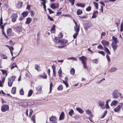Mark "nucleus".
I'll return each instance as SVG.
<instances>
[{
	"instance_id": "bf43d9fd",
	"label": "nucleus",
	"mask_w": 123,
	"mask_h": 123,
	"mask_svg": "<svg viewBox=\"0 0 123 123\" xmlns=\"http://www.w3.org/2000/svg\"><path fill=\"white\" fill-rule=\"evenodd\" d=\"M35 14V13L34 11L32 10L31 11V16L32 17H33Z\"/></svg>"
},
{
	"instance_id": "20e7f679",
	"label": "nucleus",
	"mask_w": 123,
	"mask_h": 123,
	"mask_svg": "<svg viewBox=\"0 0 123 123\" xmlns=\"http://www.w3.org/2000/svg\"><path fill=\"white\" fill-rule=\"evenodd\" d=\"M15 77L14 76H12L10 78L8 79V85L9 86H11L13 81L15 80Z\"/></svg>"
},
{
	"instance_id": "0eeeda50",
	"label": "nucleus",
	"mask_w": 123,
	"mask_h": 123,
	"mask_svg": "<svg viewBox=\"0 0 123 123\" xmlns=\"http://www.w3.org/2000/svg\"><path fill=\"white\" fill-rule=\"evenodd\" d=\"M17 17V15L16 13L13 14L12 16H11V18L12 22H15Z\"/></svg>"
},
{
	"instance_id": "c756f323",
	"label": "nucleus",
	"mask_w": 123,
	"mask_h": 123,
	"mask_svg": "<svg viewBox=\"0 0 123 123\" xmlns=\"http://www.w3.org/2000/svg\"><path fill=\"white\" fill-rule=\"evenodd\" d=\"M77 14L78 15H81L82 13V10L78 9L77 11Z\"/></svg>"
},
{
	"instance_id": "423d86ee",
	"label": "nucleus",
	"mask_w": 123,
	"mask_h": 123,
	"mask_svg": "<svg viewBox=\"0 0 123 123\" xmlns=\"http://www.w3.org/2000/svg\"><path fill=\"white\" fill-rule=\"evenodd\" d=\"M119 94L118 91L117 90L114 91L112 93L113 98L114 99L117 98L118 97Z\"/></svg>"
},
{
	"instance_id": "49530a36",
	"label": "nucleus",
	"mask_w": 123,
	"mask_h": 123,
	"mask_svg": "<svg viewBox=\"0 0 123 123\" xmlns=\"http://www.w3.org/2000/svg\"><path fill=\"white\" fill-rule=\"evenodd\" d=\"M78 32H75V33L73 35V37L74 39H75L76 38V37L78 35Z\"/></svg>"
},
{
	"instance_id": "6e6552de",
	"label": "nucleus",
	"mask_w": 123,
	"mask_h": 123,
	"mask_svg": "<svg viewBox=\"0 0 123 123\" xmlns=\"http://www.w3.org/2000/svg\"><path fill=\"white\" fill-rule=\"evenodd\" d=\"M101 43L104 46V48L105 47H106V46H108L110 43L109 41H107L105 40H102L101 41Z\"/></svg>"
},
{
	"instance_id": "8fccbe9b",
	"label": "nucleus",
	"mask_w": 123,
	"mask_h": 123,
	"mask_svg": "<svg viewBox=\"0 0 123 123\" xmlns=\"http://www.w3.org/2000/svg\"><path fill=\"white\" fill-rule=\"evenodd\" d=\"M63 83L65 84L66 85V87H67L68 86V82L67 81H65L64 80H62Z\"/></svg>"
},
{
	"instance_id": "0e129e2a",
	"label": "nucleus",
	"mask_w": 123,
	"mask_h": 123,
	"mask_svg": "<svg viewBox=\"0 0 123 123\" xmlns=\"http://www.w3.org/2000/svg\"><path fill=\"white\" fill-rule=\"evenodd\" d=\"M48 18L49 19V20L50 21H53L54 20L49 15H48Z\"/></svg>"
},
{
	"instance_id": "ddd939ff",
	"label": "nucleus",
	"mask_w": 123,
	"mask_h": 123,
	"mask_svg": "<svg viewBox=\"0 0 123 123\" xmlns=\"http://www.w3.org/2000/svg\"><path fill=\"white\" fill-rule=\"evenodd\" d=\"M98 104L100 106H101V108L103 109L105 108V107L104 106V102L102 101L99 100L98 101Z\"/></svg>"
},
{
	"instance_id": "bb28decb",
	"label": "nucleus",
	"mask_w": 123,
	"mask_h": 123,
	"mask_svg": "<svg viewBox=\"0 0 123 123\" xmlns=\"http://www.w3.org/2000/svg\"><path fill=\"white\" fill-rule=\"evenodd\" d=\"M76 5L78 6H80L82 7H84L85 6V4L82 3H78L76 4Z\"/></svg>"
},
{
	"instance_id": "f3484780",
	"label": "nucleus",
	"mask_w": 123,
	"mask_h": 123,
	"mask_svg": "<svg viewBox=\"0 0 123 123\" xmlns=\"http://www.w3.org/2000/svg\"><path fill=\"white\" fill-rule=\"evenodd\" d=\"M64 117V114L63 111H62L60 115L59 120H61L63 119Z\"/></svg>"
},
{
	"instance_id": "aec40b11",
	"label": "nucleus",
	"mask_w": 123,
	"mask_h": 123,
	"mask_svg": "<svg viewBox=\"0 0 123 123\" xmlns=\"http://www.w3.org/2000/svg\"><path fill=\"white\" fill-rule=\"evenodd\" d=\"M110 101H111V100L110 99H108L106 101L105 107L107 109L110 108V107L108 105V102H109Z\"/></svg>"
},
{
	"instance_id": "79ce46f5",
	"label": "nucleus",
	"mask_w": 123,
	"mask_h": 123,
	"mask_svg": "<svg viewBox=\"0 0 123 123\" xmlns=\"http://www.w3.org/2000/svg\"><path fill=\"white\" fill-rule=\"evenodd\" d=\"M98 52L101 54L103 56H104L105 55V53L103 51H98Z\"/></svg>"
},
{
	"instance_id": "6ab92c4d",
	"label": "nucleus",
	"mask_w": 123,
	"mask_h": 123,
	"mask_svg": "<svg viewBox=\"0 0 123 123\" xmlns=\"http://www.w3.org/2000/svg\"><path fill=\"white\" fill-rule=\"evenodd\" d=\"M38 76L43 79H46L47 78V75L45 73L43 75H39Z\"/></svg>"
},
{
	"instance_id": "2eb2a0df",
	"label": "nucleus",
	"mask_w": 123,
	"mask_h": 123,
	"mask_svg": "<svg viewBox=\"0 0 123 123\" xmlns=\"http://www.w3.org/2000/svg\"><path fill=\"white\" fill-rule=\"evenodd\" d=\"M121 110V107L119 105L118 106L115 108L113 110L115 112H118Z\"/></svg>"
},
{
	"instance_id": "2f4dec72",
	"label": "nucleus",
	"mask_w": 123,
	"mask_h": 123,
	"mask_svg": "<svg viewBox=\"0 0 123 123\" xmlns=\"http://www.w3.org/2000/svg\"><path fill=\"white\" fill-rule=\"evenodd\" d=\"M94 5L96 8V9H98V3L96 2H94L93 3Z\"/></svg>"
},
{
	"instance_id": "603ef678",
	"label": "nucleus",
	"mask_w": 123,
	"mask_h": 123,
	"mask_svg": "<svg viewBox=\"0 0 123 123\" xmlns=\"http://www.w3.org/2000/svg\"><path fill=\"white\" fill-rule=\"evenodd\" d=\"M48 9L49 10V13L50 14L54 13V11H52L51 9L48 8Z\"/></svg>"
},
{
	"instance_id": "c9c22d12",
	"label": "nucleus",
	"mask_w": 123,
	"mask_h": 123,
	"mask_svg": "<svg viewBox=\"0 0 123 123\" xmlns=\"http://www.w3.org/2000/svg\"><path fill=\"white\" fill-rule=\"evenodd\" d=\"M70 74L72 75H73L75 73V70L74 68H72L70 70Z\"/></svg>"
},
{
	"instance_id": "338daca9",
	"label": "nucleus",
	"mask_w": 123,
	"mask_h": 123,
	"mask_svg": "<svg viewBox=\"0 0 123 123\" xmlns=\"http://www.w3.org/2000/svg\"><path fill=\"white\" fill-rule=\"evenodd\" d=\"M51 67L53 70V71L55 70V65H53Z\"/></svg>"
},
{
	"instance_id": "37998d69",
	"label": "nucleus",
	"mask_w": 123,
	"mask_h": 123,
	"mask_svg": "<svg viewBox=\"0 0 123 123\" xmlns=\"http://www.w3.org/2000/svg\"><path fill=\"white\" fill-rule=\"evenodd\" d=\"M97 48L98 49H101L102 50H104L103 47L101 45H99L98 46Z\"/></svg>"
},
{
	"instance_id": "f257e3e1",
	"label": "nucleus",
	"mask_w": 123,
	"mask_h": 123,
	"mask_svg": "<svg viewBox=\"0 0 123 123\" xmlns=\"http://www.w3.org/2000/svg\"><path fill=\"white\" fill-rule=\"evenodd\" d=\"M79 59L82 61V63L84 65V68H87V67L86 64V62L87 61V58L85 56H83L79 57Z\"/></svg>"
},
{
	"instance_id": "3c124183",
	"label": "nucleus",
	"mask_w": 123,
	"mask_h": 123,
	"mask_svg": "<svg viewBox=\"0 0 123 123\" xmlns=\"http://www.w3.org/2000/svg\"><path fill=\"white\" fill-rule=\"evenodd\" d=\"M42 88L41 87H38L37 88H36V89L37 91H38L39 92H40Z\"/></svg>"
},
{
	"instance_id": "c03bdc74",
	"label": "nucleus",
	"mask_w": 123,
	"mask_h": 123,
	"mask_svg": "<svg viewBox=\"0 0 123 123\" xmlns=\"http://www.w3.org/2000/svg\"><path fill=\"white\" fill-rule=\"evenodd\" d=\"M1 56L2 58L3 59H6L7 58V57L6 55L4 54H1Z\"/></svg>"
},
{
	"instance_id": "5701e85b",
	"label": "nucleus",
	"mask_w": 123,
	"mask_h": 123,
	"mask_svg": "<svg viewBox=\"0 0 123 123\" xmlns=\"http://www.w3.org/2000/svg\"><path fill=\"white\" fill-rule=\"evenodd\" d=\"M118 103V101L116 100H113L111 104V106L115 105Z\"/></svg>"
},
{
	"instance_id": "393cba45",
	"label": "nucleus",
	"mask_w": 123,
	"mask_h": 123,
	"mask_svg": "<svg viewBox=\"0 0 123 123\" xmlns=\"http://www.w3.org/2000/svg\"><path fill=\"white\" fill-rule=\"evenodd\" d=\"M105 50L107 53L109 55L111 54V52L108 49L107 47H105L104 49Z\"/></svg>"
},
{
	"instance_id": "473e14b6",
	"label": "nucleus",
	"mask_w": 123,
	"mask_h": 123,
	"mask_svg": "<svg viewBox=\"0 0 123 123\" xmlns=\"http://www.w3.org/2000/svg\"><path fill=\"white\" fill-rule=\"evenodd\" d=\"M33 91L31 90H29L28 92V94L27 96L28 97H30L32 95Z\"/></svg>"
},
{
	"instance_id": "052dcab7",
	"label": "nucleus",
	"mask_w": 123,
	"mask_h": 123,
	"mask_svg": "<svg viewBox=\"0 0 123 123\" xmlns=\"http://www.w3.org/2000/svg\"><path fill=\"white\" fill-rule=\"evenodd\" d=\"M91 7L89 6L86 8V10L87 11H89L91 10Z\"/></svg>"
},
{
	"instance_id": "4468645a",
	"label": "nucleus",
	"mask_w": 123,
	"mask_h": 123,
	"mask_svg": "<svg viewBox=\"0 0 123 123\" xmlns=\"http://www.w3.org/2000/svg\"><path fill=\"white\" fill-rule=\"evenodd\" d=\"M98 11L97 10L94 11L93 13V18H96L98 15Z\"/></svg>"
},
{
	"instance_id": "5fc2aeb1",
	"label": "nucleus",
	"mask_w": 123,
	"mask_h": 123,
	"mask_svg": "<svg viewBox=\"0 0 123 123\" xmlns=\"http://www.w3.org/2000/svg\"><path fill=\"white\" fill-rule=\"evenodd\" d=\"M58 40V38L57 37H55L54 38V41L56 43H58V41H57V40Z\"/></svg>"
},
{
	"instance_id": "a211bd4d",
	"label": "nucleus",
	"mask_w": 123,
	"mask_h": 123,
	"mask_svg": "<svg viewBox=\"0 0 123 123\" xmlns=\"http://www.w3.org/2000/svg\"><path fill=\"white\" fill-rule=\"evenodd\" d=\"M16 31L18 33L21 32L22 30V28L20 27L17 26L15 28Z\"/></svg>"
},
{
	"instance_id": "ea45409f",
	"label": "nucleus",
	"mask_w": 123,
	"mask_h": 123,
	"mask_svg": "<svg viewBox=\"0 0 123 123\" xmlns=\"http://www.w3.org/2000/svg\"><path fill=\"white\" fill-rule=\"evenodd\" d=\"M50 92L51 93L52 91V88L53 86V84L52 82H50Z\"/></svg>"
},
{
	"instance_id": "7ed1b4c3",
	"label": "nucleus",
	"mask_w": 123,
	"mask_h": 123,
	"mask_svg": "<svg viewBox=\"0 0 123 123\" xmlns=\"http://www.w3.org/2000/svg\"><path fill=\"white\" fill-rule=\"evenodd\" d=\"M9 107L8 105H3L1 107V110L4 112L9 110Z\"/></svg>"
},
{
	"instance_id": "a878e982",
	"label": "nucleus",
	"mask_w": 123,
	"mask_h": 123,
	"mask_svg": "<svg viewBox=\"0 0 123 123\" xmlns=\"http://www.w3.org/2000/svg\"><path fill=\"white\" fill-rule=\"evenodd\" d=\"M55 25H54L53 26H52L51 29V33H54L55 32Z\"/></svg>"
},
{
	"instance_id": "4c0bfd02",
	"label": "nucleus",
	"mask_w": 123,
	"mask_h": 123,
	"mask_svg": "<svg viewBox=\"0 0 123 123\" xmlns=\"http://www.w3.org/2000/svg\"><path fill=\"white\" fill-rule=\"evenodd\" d=\"M86 113L90 115L92 113V111L89 110H86Z\"/></svg>"
},
{
	"instance_id": "4be33fe9",
	"label": "nucleus",
	"mask_w": 123,
	"mask_h": 123,
	"mask_svg": "<svg viewBox=\"0 0 123 123\" xmlns=\"http://www.w3.org/2000/svg\"><path fill=\"white\" fill-rule=\"evenodd\" d=\"M117 70V68L116 67H113L111 68L109 70V71L112 72H113L116 71Z\"/></svg>"
},
{
	"instance_id": "72a5a7b5",
	"label": "nucleus",
	"mask_w": 123,
	"mask_h": 123,
	"mask_svg": "<svg viewBox=\"0 0 123 123\" xmlns=\"http://www.w3.org/2000/svg\"><path fill=\"white\" fill-rule=\"evenodd\" d=\"M17 67V66L16 64V63H13L12 65L11 68V69H12L15 67Z\"/></svg>"
},
{
	"instance_id": "dca6fc26",
	"label": "nucleus",
	"mask_w": 123,
	"mask_h": 123,
	"mask_svg": "<svg viewBox=\"0 0 123 123\" xmlns=\"http://www.w3.org/2000/svg\"><path fill=\"white\" fill-rule=\"evenodd\" d=\"M112 40L113 41L112 43H117L118 42V40L117 37H115L114 36H113L112 37Z\"/></svg>"
},
{
	"instance_id": "9b49d317",
	"label": "nucleus",
	"mask_w": 123,
	"mask_h": 123,
	"mask_svg": "<svg viewBox=\"0 0 123 123\" xmlns=\"http://www.w3.org/2000/svg\"><path fill=\"white\" fill-rule=\"evenodd\" d=\"M59 5L58 3H52L50 6V7L52 9H54L58 7Z\"/></svg>"
},
{
	"instance_id": "e433bc0d",
	"label": "nucleus",
	"mask_w": 123,
	"mask_h": 123,
	"mask_svg": "<svg viewBox=\"0 0 123 123\" xmlns=\"http://www.w3.org/2000/svg\"><path fill=\"white\" fill-rule=\"evenodd\" d=\"M16 88L15 87H13L12 89L11 92L13 94H15L16 92Z\"/></svg>"
},
{
	"instance_id": "f704fd0d",
	"label": "nucleus",
	"mask_w": 123,
	"mask_h": 123,
	"mask_svg": "<svg viewBox=\"0 0 123 123\" xmlns=\"http://www.w3.org/2000/svg\"><path fill=\"white\" fill-rule=\"evenodd\" d=\"M0 70L2 72L3 74V75L5 74L6 75L5 76L6 77L7 74V71L6 70H3L1 69Z\"/></svg>"
},
{
	"instance_id": "c85d7f7f",
	"label": "nucleus",
	"mask_w": 123,
	"mask_h": 123,
	"mask_svg": "<svg viewBox=\"0 0 123 123\" xmlns=\"http://www.w3.org/2000/svg\"><path fill=\"white\" fill-rule=\"evenodd\" d=\"M28 12L27 11L24 12L22 13V14L24 17H26L28 14Z\"/></svg>"
},
{
	"instance_id": "e2e57ef3",
	"label": "nucleus",
	"mask_w": 123,
	"mask_h": 123,
	"mask_svg": "<svg viewBox=\"0 0 123 123\" xmlns=\"http://www.w3.org/2000/svg\"><path fill=\"white\" fill-rule=\"evenodd\" d=\"M75 0H69L70 2L72 3V5H73L74 4Z\"/></svg>"
},
{
	"instance_id": "6e6d98bb",
	"label": "nucleus",
	"mask_w": 123,
	"mask_h": 123,
	"mask_svg": "<svg viewBox=\"0 0 123 123\" xmlns=\"http://www.w3.org/2000/svg\"><path fill=\"white\" fill-rule=\"evenodd\" d=\"M2 33L3 34V35L6 38H8V37L6 35L5 33L4 32V31H2Z\"/></svg>"
},
{
	"instance_id": "774afa93",
	"label": "nucleus",
	"mask_w": 123,
	"mask_h": 123,
	"mask_svg": "<svg viewBox=\"0 0 123 123\" xmlns=\"http://www.w3.org/2000/svg\"><path fill=\"white\" fill-rule=\"evenodd\" d=\"M10 44L11 45H13L14 44V43H13L12 40H10L9 41Z\"/></svg>"
},
{
	"instance_id": "de8ad7c7",
	"label": "nucleus",
	"mask_w": 123,
	"mask_h": 123,
	"mask_svg": "<svg viewBox=\"0 0 123 123\" xmlns=\"http://www.w3.org/2000/svg\"><path fill=\"white\" fill-rule=\"evenodd\" d=\"M20 94L21 95H23L24 94V92L23 89H21L19 91Z\"/></svg>"
},
{
	"instance_id": "39448f33",
	"label": "nucleus",
	"mask_w": 123,
	"mask_h": 123,
	"mask_svg": "<svg viewBox=\"0 0 123 123\" xmlns=\"http://www.w3.org/2000/svg\"><path fill=\"white\" fill-rule=\"evenodd\" d=\"M73 21L74 23L75 26H74V31L75 32H79L80 30V25H78L77 23L74 20H73Z\"/></svg>"
},
{
	"instance_id": "58836bf2",
	"label": "nucleus",
	"mask_w": 123,
	"mask_h": 123,
	"mask_svg": "<svg viewBox=\"0 0 123 123\" xmlns=\"http://www.w3.org/2000/svg\"><path fill=\"white\" fill-rule=\"evenodd\" d=\"M106 58L107 59V60L108 62V63L109 64V63L110 62H111V59L110 58V57L109 55H106Z\"/></svg>"
},
{
	"instance_id": "13d9d810",
	"label": "nucleus",
	"mask_w": 123,
	"mask_h": 123,
	"mask_svg": "<svg viewBox=\"0 0 123 123\" xmlns=\"http://www.w3.org/2000/svg\"><path fill=\"white\" fill-rule=\"evenodd\" d=\"M93 62L96 63H97L98 62V60L97 59L93 60Z\"/></svg>"
},
{
	"instance_id": "412c9836",
	"label": "nucleus",
	"mask_w": 123,
	"mask_h": 123,
	"mask_svg": "<svg viewBox=\"0 0 123 123\" xmlns=\"http://www.w3.org/2000/svg\"><path fill=\"white\" fill-rule=\"evenodd\" d=\"M32 21V19L30 18H27L25 23L27 24H29Z\"/></svg>"
},
{
	"instance_id": "09e8293b",
	"label": "nucleus",
	"mask_w": 123,
	"mask_h": 123,
	"mask_svg": "<svg viewBox=\"0 0 123 123\" xmlns=\"http://www.w3.org/2000/svg\"><path fill=\"white\" fill-rule=\"evenodd\" d=\"M63 88L62 85H60L58 88V89L59 90H61L63 89Z\"/></svg>"
},
{
	"instance_id": "f03ea898",
	"label": "nucleus",
	"mask_w": 123,
	"mask_h": 123,
	"mask_svg": "<svg viewBox=\"0 0 123 123\" xmlns=\"http://www.w3.org/2000/svg\"><path fill=\"white\" fill-rule=\"evenodd\" d=\"M50 122L46 123H57V118L56 116H52L49 118Z\"/></svg>"
},
{
	"instance_id": "b1692460",
	"label": "nucleus",
	"mask_w": 123,
	"mask_h": 123,
	"mask_svg": "<svg viewBox=\"0 0 123 123\" xmlns=\"http://www.w3.org/2000/svg\"><path fill=\"white\" fill-rule=\"evenodd\" d=\"M76 109L77 111H78L81 114H82L84 112V111L82 110L81 109L78 108H76Z\"/></svg>"
},
{
	"instance_id": "f8f14e48",
	"label": "nucleus",
	"mask_w": 123,
	"mask_h": 123,
	"mask_svg": "<svg viewBox=\"0 0 123 123\" xmlns=\"http://www.w3.org/2000/svg\"><path fill=\"white\" fill-rule=\"evenodd\" d=\"M7 33L8 36H12L13 35V33L12 32V30L11 28H9L7 30Z\"/></svg>"
},
{
	"instance_id": "9d476101",
	"label": "nucleus",
	"mask_w": 123,
	"mask_h": 123,
	"mask_svg": "<svg viewBox=\"0 0 123 123\" xmlns=\"http://www.w3.org/2000/svg\"><path fill=\"white\" fill-rule=\"evenodd\" d=\"M111 46L112 48L113 49L114 51H115L117 49L118 45L117 43H111Z\"/></svg>"
},
{
	"instance_id": "a19ab883",
	"label": "nucleus",
	"mask_w": 123,
	"mask_h": 123,
	"mask_svg": "<svg viewBox=\"0 0 123 123\" xmlns=\"http://www.w3.org/2000/svg\"><path fill=\"white\" fill-rule=\"evenodd\" d=\"M62 71L61 68H60L58 71V75L60 77L62 75Z\"/></svg>"
},
{
	"instance_id": "680f3d73",
	"label": "nucleus",
	"mask_w": 123,
	"mask_h": 123,
	"mask_svg": "<svg viewBox=\"0 0 123 123\" xmlns=\"http://www.w3.org/2000/svg\"><path fill=\"white\" fill-rule=\"evenodd\" d=\"M58 37L59 38H61L63 37V35L62 33H60L58 35Z\"/></svg>"
},
{
	"instance_id": "a18cd8bd",
	"label": "nucleus",
	"mask_w": 123,
	"mask_h": 123,
	"mask_svg": "<svg viewBox=\"0 0 123 123\" xmlns=\"http://www.w3.org/2000/svg\"><path fill=\"white\" fill-rule=\"evenodd\" d=\"M67 59L68 60L71 59L73 61H76L77 60V59H76L74 57L68 58Z\"/></svg>"
},
{
	"instance_id": "7c9ffc66",
	"label": "nucleus",
	"mask_w": 123,
	"mask_h": 123,
	"mask_svg": "<svg viewBox=\"0 0 123 123\" xmlns=\"http://www.w3.org/2000/svg\"><path fill=\"white\" fill-rule=\"evenodd\" d=\"M35 69L38 71H40V68L38 65H35Z\"/></svg>"
},
{
	"instance_id": "864d4df0",
	"label": "nucleus",
	"mask_w": 123,
	"mask_h": 123,
	"mask_svg": "<svg viewBox=\"0 0 123 123\" xmlns=\"http://www.w3.org/2000/svg\"><path fill=\"white\" fill-rule=\"evenodd\" d=\"M35 116L34 115H33L32 116L31 119L33 120L34 122V123L35 122Z\"/></svg>"
},
{
	"instance_id": "1a4fd4ad",
	"label": "nucleus",
	"mask_w": 123,
	"mask_h": 123,
	"mask_svg": "<svg viewBox=\"0 0 123 123\" xmlns=\"http://www.w3.org/2000/svg\"><path fill=\"white\" fill-rule=\"evenodd\" d=\"M68 42V41L66 39H62L58 41V43H59L60 44L62 45H64L67 43Z\"/></svg>"
},
{
	"instance_id": "4d7b16f0",
	"label": "nucleus",
	"mask_w": 123,
	"mask_h": 123,
	"mask_svg": "<svg viewBox=\"0 0 123 123\" xmlns=\"http://www.w3.org/2000/svg\"><path fill=\"white\" fill-rule=\"evenodd\" d=\"M106 35V33L105 32H102L101 33V38H102L103 36H105Z\"/></svg>"
},
{
	"instance_id": "cd10ccee",
	"label": "nucleus",
	"mask_w": 123,
	"mask_h": 123,
	"mask_svg": "<svg viewBox=\"0 0 123 123\" xmlns=\"http://www.w3.org/2000/svg\"><path fill=\"white\" fill-rule=\"evenodd\" d=\"M68 114L70 116H72V115H73L74 114V110L72 109H71L69 111V112H68Z\"/></svg>"
},
{
	"instance_id": "69168bd1",
	"label": "nucleus",
	"mask_w": 123,
	"mask_h": 123,
	"mask_svg": "<svg viewBox=\"0 0 123 123\" xmlns=\"http://www.w3.org/2000/svg\"><path fill=\"white\" fill-rule=\"evenodd\" d=\"M30 112L29 115H30V117L31 115H32V113L33 111L32 109L30 110Z\"/></svg>"
}]
</instances>
